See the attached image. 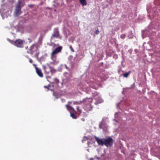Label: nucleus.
<instances>
[{
	"instance_id": "obj_1",
	"label": "nucleus",
	"mask_w": 160,
	"mask_h": 160,
	"mask_svg": "<svg viewBox=\"0 0 160 160\" xmlns=\"http://www.w3.org/2000/svg\"><path fill=\"white\" fill-rule=\"evenodd\" d=\"M27 52L31 55H34V57L37 58L38 57V56L39 54L37 46L35 44L32 45L29 48Z\"/></svg>"
},
{
	"instance_id": "obj_2",
	"label": "nucleus",
	"mask_w": 160,
	"mask_h": 160,
	"mask_svg": "<svg viewBox=\"0 0 160 160\" xmlns=\"http://www.w3.org/2000/svg\"><path fill=\"white\" fill-rule=\"evenodd\" d=\"M62 49V46H59L52 52L51 54V58L53 61L55 62L56 61L57 57L56 54L60 52Z\"/></svg>"
},
{
	"instance_id": "obj_3",
	"label": "nucleus",
	"mask_w": 160,
	"mask_h": 160,
	"mask_svg": "<svg viewBox=\"0 0 160 160\" xmlns=\"http://www.w3.org/2000/svg\"><path fill=\"white\" fill-rule=\"evenodd\" d=\"M55 38H59L60 39L62 38V36H60L59 32L57 28L54 29L53 33L51 37V40H52Z\"/></svg>"
},
{
	"instance_id": "obj_4",
	"label": "nucleus",
	"mask_w": 160,
	"mask_h": 160,
	"mask_svg": "<svg viewBox=\"0 0 160 160\" xmlns=\"http://www.w3.org/2000/svg\"><path fill=\"white\" fill-rule=\"evenodd\" d=\"M104 145L107 147H111L113 143V140L110 137L104 138Z\"/></svg>"
},
{
	"instance_id": "obj_5",
	"label": "nucleus",
	"mask_w": 160,
	"mask_h": 160,
	"mask_svg": "<svg viewBox=\"0 0 160 160\" xmlns=\"http://www.w3.org/2000/svg\"><path fill=\"white\" fill-rule=\"evenodd\" d=\"M25 40L20 39H18L15 40V46L21 48L24 47Z\"/></svg>"
},
{
	"instance_id": "obj_6",
	"label": "nucleus",
	"mask_w": 160,
	"mask_h": 160,
	"mask_svg": "<svg viewBox=\"0 0 160 160\" xmlns=\"http://www.w3.org/2000/svg\"><path fill=\"white\" fill-rule=\"evenodd\" d=\"M93 99L92 98H86L82 101V102H84L85 104H89V107L90 108L89 109H87L88 111H91L92 107L91 106V103L92 102Z\"/></svg>"
},
{
	"instance_id": "obj_7",
	"label": "nucleus",
	"mask_w": 160,
	"mask_h": 160,
	"mask_svg": "<svg viewBox=\"0 0 160 160\" xmlns=\"http://www.w3.org/2000/svg\"><path fill=\"white\" fill-rule=\"evenodd\" d=\"M21 3V1L20 0H18V4L16 6V8L15 9L16 13L17 16H18L21 13L20 7Z\"/></svg>"
},
{
	"instance_id": "obj_8",
	"label": "nucleus",
	"mask_w": 160,
	"mask_h": 160,
	"mask_svg": "<svg viewBox=\"0 0 160 160\" xmlns=\"http://www.w3.org/2000/svg\"><path fill=\"white\" fill-rule=\"evenodd\" d=\"M95 139L99 145L103 146L104 145V138H99L96 136L95 137Z\"/></svg>"
},
{
	"instance_id": "obj_9",
	"label": "nucleus",
	"mask_w": 160,
	"mask_h": 160,
	"mask_svg": "<svg viewBox=\"0 0 160 160\" xmlns=\"http://www.w3.org/2000/svg\"><path fill=\"white\" fill-rule=\"evenodd\" d=\"M72 103V102L70 101H69L68 102V104H66L65 105V106L67 109L70 111H72V112H75V110L72 107V106H70L69 105V104H70Z\"/></svg>"
},
{
	"instance_id": "obj_10",
	"label": "nucleus",
	"mask_w": 160,
	"mask_h": 160,
	"mask_svg": "<svg viewBox=\"0 0 160 160\" xmlns=\"http://www.w3.org/2000/svg\"><path fill=\"white\" fill-rule=\"evenodd\" d=\"M36 73L41 78H42L43 77V74L40 68H36Z\"/></svg>"
},
{
	"instance_id": "obj_11",
	"label": "nucleus",
	"mask_w": 160,
	"mask_h": 160,
	"mask_svg": "<svg viewBox=\"0 0 160 160\" xmlns=\"http://www.w3.org/2000/svg\"><path fill=\"white\" fill-rule=\"evenodd\" d=\"M86 0H80L79 1L82 6L86 5L87 4Z\"/></svg>"
},
{
	"instance_id": "obj_12",
	"label": "nucleus",
	"mask_w": 160,
	"mask_h": 160,
	"mask_svg": "<svg viewBox=\"0 0 160 160\" xmlns=\"http://www.w3.org/2000/svg\"><path fill=\"white\" fill-rule=\"evenodd\" d=\"M71 111H70V116L71 117H72V118L74 119H76L77 118V117L75 116V115L74 114L72 113L71 112Z\"/></svg>"
},
{
	"instance_id": "obj_13",
	"label": "nucleus",
	"mask_w": 160,
	"mask_h": 160,
	"mask_svg": "<svg viewBox=\"0 0 160 160\" xmlns=\"http://www.w3.org/2000/svg\"><path fill=\"white\" fill-rule=\"evenodd\" d=\"M82 102V101H74L73 102V104L74 105L81 104Z\"/></svg>"
},
{
	"instance_id": "obj_14",
	"label": "nucleus",
	"mask_w": 160,
	"mask_h": 160,
	"mask_svg": "<svg viewBox=\"0 0 160 160\" xmlns=\"http://www.w3.org/2000/svg\"><path fill=\"white\" fill-rule=\"evenodd\" d=\"M130 71L128 72L123 73L122 75L125 78H127L129 75Z\"/></svg>"
},
{
	"instance_id": "obj_15",
	"label": "nucleus",
	"mask_w": 160,
	"mask_h": 160,
	"mask_svg": "<svg viewBox=\"0 0 160 160\" xmlns=\"http://www.w3.org/2000/svg\"><path fill=\"white\" fill-rule=\"evenodd\" d=\"M8 40L10 43L15 46V41H14L12 40H10L9 39H8Z\"/></svg>"
},
{
	"instance_id": "obj_16",
	"label": "nucleus",
	"mask_w": 160,
	"mask_h": 160,
	"mask_svg": "<svg viewBox=\"0 0 160 160\" xmlns=\"http://www.w3.org/2000/svg\"><path fill=\"white\" fill-rule=\"evenodd\" d=\"M77 111L78 112H79L80 113H81L82 112V110L80 109V107H77Z\"/></svg>"
},
{
	"instance_id": "obj_17",
	"label": "nucleus",
	"mask_w": 160,
	"mask_h": 160,
	"mask_svg": "<svg viewBox=\"0 0 160 160\" xmlns=\"http://www.w3.org/2000/svg\"><path fill=\"white\" fill-rule=\"evenodd\" d=\"M69 48L72 51V52H74V49H73V48H72V46L71 45H70L69 46Z\"/></svg>"
},
{
	"instance_id": "obj_18",
	"label": "nucleus",
	"mask_w": 160,
	"mask_h": 160,
	"mask_svg": "<svg viewBox=\"0 0 160 160\" xmlns=\"http://www.w3.org/2000/svg\"><path fill=\"white\" fill-rule=\"evenodd\" d=\"M55 82L57 83H58L59 82V80L56 78H55Z\"/></svg>"
},
{
	"instance_id": "obj_19",
	"label": "nucleus",
	"mask_w": 160,
	"mask_h": 160,
	"mask_svg": "<svg viewBox=\"0 0 160 160\" xmlns=\"http://www.w3.org/2000/svg\"><path fill=\"white\" fill-rule=\"evenodd\" d=\"M102 102L101 101H96L95 103V104L96 105H98V104L99 103H101V102Z\"/></svg>"
},
{
	"instance_id": "obj_20",
	"label": "nucleus",
	"mask_w": 160,
	"mask_h": 160,
	"mask_svg": "<svg viewBox=\"0 0 160 160\" xmlns=\"http://www.w3.org/2000/svg\"><path fill=\"white\" fill-rule=\"evenodd\" d=\"M50 87V86L49 85L48 86H44V87L45 88L47 89L48 90H49V88Z\"/></svg>"
},
{
	"instance_id": "obj_21",
	"label": "nucleus",
	"mask_w": 160,
	"mask_h": 160,
	"mask_svg": "<svg viewBox=\"0 0 160 160\" xmlns=\"http://www.w3.org/2000/svg\"><path fill=\"white\" fill-rule=\"evenodd\" d=\"M99 33V31L98 29L96 30L95 32V33L96 34H98Z\"/></svg>"
},
{
	"instance_id": "obj_22",
	"label": "nucleus",
	"mask_w": 160,
	"mask_h": 160,
	"mask_svg": "<svg viewBox=\"0 0 160 160\" xmlns=\"http://www.w3.org/2000/svg\"><path fill=\"white\" fill-rule=\"evenodd\" d=\"M47 68H46V67H45L44 68V69L45 70V72H46V73H49V72H47Z\"/></svg>"
},
{
	"instance_id": "obj_23",
	"label": "nucleus",
	"mask_w": 160,
	"mask_h": 160,
	"mask_svg": "<svg viewBox=\"0 0 160 160\" xmlns=\"http://www.w3.org/2000/svg\"><path fill=\"white\" fill-rule=\"evenodd\" d=\"M33 65L35 67L36 70V68H38V67H37V65L35 64H33Z\"/></svg>"
},
{
	"instance_id": "obj_24",
	"label": "nucleus",
	"mask_w": 160,
	"mask_h": 160,
	"mask_svg": "<svg viewBox=\"0 0 160 160\" xmlns=\"http://www.w3.org/2000/svg\"><path fill=\"white\" fill-rule=\"evenodd\" d=\"M29 62L30 63H32L33 62V61L32 60V59L31 58H30L29 59Z\"/></svg>"
},
{
	"instance_id": "obj_25",
	"label": "nucleus",
	"mask_w": 160,
	"mask_h": 160,
	"mask_svg": "<svg viewBox=\"0 0 160 160\" xmlns=\"http://www.w3.org/2000/svg\"><path fill=\"white\" fill-rule=\"evenodd\" d=\"M124 37L125 36L124 35H122L120 36L121 38H124Z\"/></svg>"
},
{
	"instance_id": "obj_26",
	"label": "nucleus",
	"mask_w": 160,
	"mask_h": 160,
	"mask_svg": "<svg viewBox=\"0 0 160 160\" xmlns=\"http://www.w3.org/2000/svg\"><path fill=\"white\" fill-rule=\"evenodd\" d=\"M133 156H131V158H132V160H135V159L134 158H133Z\"/></svg>"
},
{
	"instance_id": "obj_27",
	"label": "nucleus",
	"mask_w": 160,
	"mask_h": 160,
	"mask_svg": "<svg viewBox=\"0 0 160 160\" xmlns=\"http://www.w3.org/2000/svg\"><path fill=\"white\" fill-rule=\"evenodd\" d=\"M28 39L29 41V43L32 42V40L30 38H28Z\"/></svg>"
},
{
	"instance_id": "obj_28",
	"label": "nucleus",
	"mask_w": 160,
	"mask_h": 160,
	"mask_svg": "<svg viewBox=\"0 0 160 160\" xmlns=\"http://www.w3.org/2000/svg\"><path fill=\"white\" fill-rule=\"evenodd\" d=\"M65 75L66 76H67V74H68V73L67 72H65Z\"/></svg>"
},
{
	"instance_id": "obj_29",
	"label": "nucleus",
	"mask_w": 160,
	"mask_h": 160,
	"mask_svg": "<svg viewBox=\"0 0 160 160\" xmlns=\"http://www.w3.org/2000/svg\"><path fill=\"white\" fill-rule=\"evenodd\" d=\"M65 68H66L67 69H68V67H67V66L66 65H65Z\"/></svg>"
},
{
	"instance_id": "obj_30",
	"label": "nucleus",
	"mask_w": 160,
	"mask_h": 160,
	"mask_svg": "<svg viewBox=\"0 0 160 160\" xmlns=\"http://www.w3.org/2000/svg\"><path fill=\"white\" fill-rule=\"evenodd\" d=\"M70 74V77H69L68 78H70L71 74Z\"/></svg>"
},
{
	"instance_id": "obj_31",
	"label": "nucleus",
	"mask_w": 160,
	"mask_h": 160,
	"mask_svg": "<svg viewBox=\"0 0 160 160\" xmlns=\"http://www.w3.org/2000/svg\"><path fill=\"white\" fill-rule=\"evenodd\" d=\"M50 71H51V72H52V70H50Z\"/></svg>"
}]
</instances>
